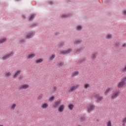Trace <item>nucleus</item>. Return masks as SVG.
<instances>
[{
	"label": "nucleus",
	"instance_id": "1",
	"mask_svg": "<svg viewBox=\"0 0 126 126\" xmlns=\"http://www.w3.org/2000/svg\"><path fill=\"white\" fill-rule=\"evenodd\" d=\"M14 54V53H13V52H10L9 53L4 55L2 57V60H3V61H5V60L9 59L10 57H12V56H13Z\"/></svg>",
	"mask_w": 126,
	"mask_h": 126
},
{
	"label": "nucleus",
	"instance_id": "2",
	"mask_svg": "<svg viewBox=\"0 0 126 126\" xmlns=\"http://www.w3.org/2000/svg\"><path fill=\"white\" fill-rule=\"evenodd\" d=\"M72 52V50L71 49H68L66 50H60L59 52L60 55H67V54H70Z\"/></svg>",
	"mask_w": 126,
	"mask_h": 126
},
{
	"label": "nucleus",
	"instance_id": "3",
	"mask_svg": "<svg viewBox=\"0 0 126 126\" xmlns=\"http://www.w3.org/2000/svg\"><path fill=\"white\" fill-rule=\"evenodd\" d=\"M126 77L124 78L121 82L118 83V88H122L124 87V86L126 84Z\"/></svg>",
	"mask_w": 126,
	"mask_h": 126
},
{
	"label": "nucleus",
	"instance_id": "4",
	"mask_svg": "<svg viewBox=\"0 0 126 126\" xmlns=\"http://www.w3.org/2000/svg\"><path fill=\"white\" fill-rule=\"evenodd\" d=\"M35 36V32H29L26 35L27 39H31V38H33Z\"/></svg>",
	"mask_w": 126,
	"mask_h": 126
},
{
	"label": "nucleus",
	"instance_id": "5",
	"mask_svg": "<svg viewBox=\"0 0 126 126\" xmlns=\"http://www.w3.org/2000/svg\"><path fill=\"white\" fill-rule=\"evenodd\" d=\"M95 109V106H94V104H91L89 105L87 107V111L88 113H90L92 111H93Z\"/></svg>",
	"mask_w": 126,
	"mask_h": 126
},
{
	"label": "nucleus",
	"instance_id": "6",
	"mask_svg": "<svg viewBox=\"0 0 126 126\" xmlns=\"http://www.w3.org/2000/svg\"><path fill=\"white\" fill-rule=\"evenodd\" d=\"M120 93V92L119 91H116L115 92H114L112 94H111V99H116L119 96V94Z\"/></svg>",
	"mask_w": 126,
	"mask_h": 126
},
{
	"label": "nucleus",
	"instance_id": "7",
	"mask_svg": "<svg viewBox=\"0 0 126 126\" xmlns=\"http://www.w3.org/2000/svg\"><path fill=\"white\" fill-rule=\"evenodd\" d=\"M86 61V57H85L83 58L82 59H80L79 61L76 62V64H78V65H80L83 62H85Z\"/></svg>",
	"mask_w": 126,
	"mask_h": 126
},
{
	"label": "nucleus",
	"instance_id": "8",
	"mask_svg": "<svg viewBox=\"0 0 126 126\" xmlns=\"http://www.w3.org/2000/svg\"><path fill=\"white\" fill-rule=\"evenodd\" d=\"M94 98L97 99V102H101V100H103V96H101L99 94H96Z\"/></svg>",
	"mask_w": 126,
	"mask_h": 126
},
{
	"label": "nucleus",
	"instance_id": "9",
	"mask_svg": "<svg viewBox=\"0 0 126 126\" xmlns=\"http://www.w3.org/2000/svg\"><path fill=\"white\" fill-rule=\"evenodd\" d=\"M27 88H29V85L28 84L21 85L19 87L20 90L22 89H27Z\"/></svg>",
	"mask_w": 126,
	"mask_h": 126
},
{
	"label": "nucleus",
	"instance_id": "10",
	"mask_svg": "<svg viewBox=\"0 0 126 126\" xmlns=\"http://www.w3.org/2000/svg\"><path fill=\"white\" fill-rule=\"evenodd\" d=\"M83 29V27L81 25H78L75 27L76 31H81Z\"/></svg>",
	"mask_w": 126,
	"mask_h": 126
},
{
	"label": "nucleus",
	"instance_id": "11",
	"mask_svg": "<svg viewBox=\"0 0 126 126\" xmlns=\"http://www.w3.org/2000/svg\"><path fill=\"white\" fill-rule=\"evenodd\" d=\"M97 55H98V53L97 52L93 53L91 55V59H92V60H95L97 57Z\"/></svg>",
	"mask_w": 126,
	"mask_h": 126
},
{
	"label": "nucleus",
	"instance_id": "12",
	"mask_svg": "<svg viewBox=\"0 0 126 126\" xmlns=\"http://www.w3.org/2000/svg\"><path fill=\"white\" fill-rule=\"evenodd\" d=\"M21 73V71L20 70H18L17 71L15 72L14 75H13L14 78H16L19 74Z\"/></svg>",
	"mask_w": 126,
	"mask_h": 126
},
{
	"label": "nucleus",
	"instance_id": "13",
	"mask_svg": "<svg viewBox=\"0 0 126 126\" xmlns=\"http://www.w3.org/2000/svg\"><path fill=\"white\" fill-rule=\"evenodd\" d=\"M60 104H61V101L59 100L55 102L53 106L54 107V108H58L59 106H60Z\"/></svg>",
	"mask_w": 126,
	"mask_h": 126
},
{
	"label": "nucleus",
	"instance_id": "14",
	"mask_svg": "<svg viewBox=\"0 0 126 126\" xmlns=\"http://www.w3.org/2000/svg\"><path fill=\"white\" fill-rule=\"evenodd\" d=\"M64 109V105H62L59 107L58 111H59L60 113H63V112Z\"/></svg>",
	"mask_w": 126,
	"mask_h": 126
},
{
	"label": "nucleus",
	"instance_id": "15",
	"mask_svg": "<svg viewBox=\"0 0 126 126\" xmlns=\"http://www.w3.org/2000/svg\"><path fill=\"white\" fill-rule=\"evenodd\" d=\"M68 16H70V14L69 13L63 14L61 15V17L62 18H66V17H68Z\"/></svg>",
	"mask_w": 126,
	"mask_h": 126
},
{
	"label": "nucleus",
	"instance_id": "16",
	"mask_svg": "<svg viewBox=\"0 0 126 126\" xmlns=\"http://www.w3.org/2000/svg\"><path fill=\"white\" fill-rule=\"evenodd\" d=\"M36 56V54L35 53H32L31 54H29L28 59H33V58H35V56Z\"/></svg>",
	"mask_w": 126,
	"mask_h": 126
},
{
	"label": "nucleus",
	"instance_id": "17",
	"mask_svg": "<svg viewBox=\"0 0 126 126\" xmlns=\"http://www.w3.org/2000/svg\"><path fill=\"white\" fill-rule=\"evenodd\" d=\"M7 39L6 37H4L0 39V44H3V43H5Z\"/></svg>",
	"mask_w": 126,
	"mask_h": 126
},
{
	"label": "nucleus",
	"instance_id": "18",
	"mask_svg": "<svg viewBox=\"0 0 126 126\" xmlns=\"http://www.w3.org/2000/svg\"><path fill=\"white\" fill-rule=\"evenodd\" d=\"M78 74H79V71H75L72 73V77H75V76H77Z\"/></svg>",
	"mask_w": 126,
	"mask_h": 126
},
{
	"label": "nucleus",
	"instance_id": "19",
	"mask_svg": "<svg viewBox=\"0 0 126 126\" xmlns=\"http://www.w3.org/2000/svg\"><path fill=\"white\" fill-rule=\"evenodd\" d=\"M81 50H82V48H76L74 50V53L77 55H78V54L81 52Z\"/></svg>",
	"mask_w": 126,
	"mask_h": 126
},
{
	"label": "nucleus",
	"instance_id": "20",
	"mask_svg": "<svg viewBox=\"0 0 126 126\" xmlns=\"http://www.w3.org/2000/svg\"><path fill=\"white\" fill-rule=\"evenodd\" d=\"M77 88V86H73L69 90V92H72L74 90H75Z\"/></svg>",
	"mask_w": 126,
	"mask_h": 126
},
{
	"label": "nucleus",
	"instance_id": "21",
	"mask_svg": "<svg viewBox=\"0 0 126 126\" xmlns=\"http://www.w3.org/2000/svg\"><path fill=\"white\" fill-rule=\"evenodd\" d=\"M35 16H36V15H35L34 14L31 15L29 17V20L30 21H32V20H33L34 19V18H35Z\"/></svg>",
	"mask_w": 126,
	"mask_h": 126
},
{
	"label": "nucleus",
	"instance_id": "22",
	"mask_svg": "<svg viewBox=\"0 0 126 126\" xmlns=\"http://www.w3.org/2000/svg\"><path fill=\"white\" fill-rule=\"evenodd\" d=\"M47 107H49V104L48 103H44L41 106L42 109H47Z\"/></svg>",
	"mask_w": 126,
	"mask_h": 126
},
{
	"label": "nucleus",
	"instance_id": "23",
	"mask_svg": "<svg viewBox=\"0 0 126 126\" xmlns=\"http://www.w3.org/2000/svg\"><path fill=\"white\" fill-rule=\"evenodd\" d=\"M43 59H39L38 60H36L35 61V63H40L43 62Z\"/></svg>",
	"mask_w": 126,
	"mask_h": 126
},
{
	"label": "nucleus",
	"instance_id": "24",
	"mask_svg": "<svg viewBox=\"0 0 126 126\" xmlns=\"http://www.w3.org/2000/svg\"><path fill=\"white\" fill-rule=\"evenodd\" d=\"M36 26H38V23H33L30 24V27H36Z\"/></svg>",
	"mask_w": 126,
	"mask_h": 126
},
{
	"label": "nucleus",
	"instance_id": "25",
	"mask_svg": "<svg viewBox=\"0 0 126 126\" xmlns=\"http://www.w3.org/2000/svg\"><path fill=\"white\" fill-rule=\"evenodd\" d=\"M64 45H65L64 42H61L59 44V48H62V47H63Z\"/></svg>",
	"mask_w": 126,
	"mask_h": 126
},
{
	"label": "nucleus",
	"instance_id": "26",
	"mask_svg": "<svg viewBox=\"0 0 126 126\" xmlns=\"http://www.w3.org/2000/svg\"><path fill=\"white\" fill-rule=\"evenodd\" d=\"M16 107V104L15 103H13L12 105L11 106L10 109L11 110H14L15 109V107Z\"/></svg>",
	"mask_w": 126,
	"mask_h": 126
},
{
	"label": "nucleus",
	"instance_id": "27",
	"mask_svg": "<svg viewBox=\"0 0 126 126\" xmlns=\"http://www.w3.org/2000/svg\"><path fill=\"white\" fill-rule=\"evenodd\" d=\"M64 63L63 62H60L58 63L57 65H58V66H63Z\"/></svg>",
	"mask_w": 126,
	"mask_h": 126
},
{
	"label": "nucleus",
	"instance_id": "28",
	"mask_svg": "<svg viewBox=\"0 0 126 126\" xmlns=\"http://www.w3.org/2000/svg\"><path fill=\"white\" fill-rule=\"evenodd\" d=\"M111 90H112L111 89V88H108V89H107L106 90L105 92V95H107V94H109V92H111Z\"/></svg>",
	"mask_w": 126,
	"mask_h": 126
},
{
	"label": "nucleus",
	"instance_id": "29",
	"mask_svg": "<svg viewBox=\"0 0 126 126\" xmlns=\"http://www.w3.org/2000/svg\"><path fill=\"white\" fill-rule=\"evenodd\" d=\"M55 58H56V55H52L50 56L49 60H50V61H53V60L55 59Z\"/></svg>",
	"mask_w": 126,
	"mask_h": 126
},
{
	"label": "nucleus",
	"instance_id": "30",
	"mask_svg": "<svg viewBox=\"0 0 126 126\" xmlns=\"http://www.w3.org/2000/svg\"><path fill=\"white\" fill-rule=\"evenodd\" d=\"M82 41L81 40H76L74 41V44H80V43H81Z\"/></svg>",
	"mask_w": 126,
	"mask_h": 126
},
{
	"label": "nucleus",
	"instance_id": "31",
	"mask_svg": "<svg viewBox=\"0 0 126 126\" xmlns=\"http://www.w3.org/2000/svg\"><path fill=\"white\" fill-rule=\"evenodd\" d=\"M11 73L10 72H6L5 73V76H6V77H9L10 76H11Z\"/></svg>",
	"mask_w": 126,
	"mask_h": 126
},
{
	"label": "nucleus",
	"instance_id": "32",
	"mask_svg": "<svg viewBox=\"0 0 126 126\" xmlns=\"http://www.w3.org/2000/svg\"><path fill=\"white\" fill-rule=\"evenodd\" d=\"M106 126H112V122H111V121H108L107 122Z\"/></svg>",
	"mask_w": 126,
	"mask_h": 126
},
{
	"label": "nucleus",
	"instance_id": "33",
	"mask_svg": "<svg viewBox=\"0 0 126 126\" xmlns=\"http://www.w3.org/2000/svg\"><path fill=\"white\" fill-rule=\"evenodd\" d=\"M68 108H69V109H70V110H72V109H73V104L69 105Z\"/></svg>",
	"mask_w": 126,
	"mask_h": 126
},
{
	"label": "nucleus",
	"instance_id": "34",
	"mask_svg": "<svg viewBox=\"0 0 126 126\" xmlns=\"http://www.w3.org/2000/svg\"><path fill=\"white\" fill-rule=\"evenodd\" d=\"M89 87V84H86L84 85V88H85V89H87V88H88Z\"/></svg>",
	"mask_w": 126,
	"mask_h": 126
},
{
	"label": "nucleus",
	"instance_id": "35",
	"mask_svg": "<svg viewBox=\"0 0 126 126\" xmlns=\"http://www.w3.org/2000/svg\"><path fill=\"white\" fill-rule=\"evenodd\" d=\"M111 38H112V35L111 34H108L106 36V38L107 39H111Z\"/></svg>",
	"mask_w": 126,
	"mask_h": 126
},
{
	"label": "nucleus",
	"instance_id": "36",
	"mask_svg": "<svg viewBox=\"0 0 126 126\" xmlns=\"http://www.w3.org/2000/svg\"><path fill=\"white\" fill-rule=\"evenodd\" d=\"M43 98V95L40 94L38 97V100H41Z\"/></svg>",
	"mask_w": 126,
	"mask_h": 126
},
{
	"label": "nucleus",
	"instance_id": "37",
	"mask_svg": "<svg viewBox=\"0 0 126 126\" xmlns=\"http://www.w3.org/2000/svg\"><path fill=\"white\" fill-rule=\"evenodd\" d=\"M55 100V96H52L49 98V101H54Z\"/></svg>",
	"mask_w": 126,
	"mask_h": 126
},
{
	"label": "nucleus",
	"instance_id": "38",
	"mask_svg": "<svg viewBox=\"0 0 126 126\" xmlns=\"http://www.w3.org/2000/svg\"><path fill=\"white\" fill-rule=\"evenodd\" d=\"M48 3L49 4H50V5L54 4V2L51 0H48Z\"/></svg>",
	"mask_w": 126,
	"mask_h": 126
},
{
	"label": "nucleus",
	"instance_id": "39",
	"mask_svg": "<svg viewBox=\"0 0 126 126\" xmlns=\"http://www.w3.org/2000/svg\"><path fill=\"white\" fill-rule=\"evenodd\" d=\"M19 42L20 44H23V43H24V39H20Z\"/></svg>",
	"mask_w": 126,
	"mask_h": 126
},
{
	"label": "nucleus",
	"instance_id": "40",
	"mask_svg": "<svg viewBox=\"0 0 126 126\" xmlns=\"http://www.w3.org/2000/svg\"><path fill=\"white\" fill-rule=\"evenodd\" d=\"M114 46L115 47H119L120 46V44L119 43V42H117L114 44Z\"/></svg>",
	"mask_w": 126,
	"mask_h": 126
},
{
	"label": "nucleus",
	"instance_id": "41",
	"mask_svg": "<svg viewBox=\"0 0 126 126\" xmlns=\"http://www.w3.org/2000/svg\"><path fill=\"white\" fill-rule=\"evenodd\" d=\"M123 15H126V10H124L123 11Z\"/></svg>",
	"mask_w": 126,
	"mask_h": 126
},
{
	"label": "nucleus",
	"instance_id": "42",
	"mask_svg": "<svg viewBox=\"0 0 126 126\" xmlns=\"http://www.w3.org/2000/svg\"><path fill=\"white\" fill-rule=\"evenodd\" d=\"M58 88H57V87H53V91H57Z\"/></svg>",
	"mask_w": 126,
	"mask_h": 126
},
{
	"label": "nucleus",
	"instance_id": "43",
	"mask_svg": "<svg viewBox=\"0 0 126 126\" xmlns=\"http://www.w3.org/2000/svg\"><path fill=\"white\" fill-rule=\"evenodd\" d=\"M122 122L123 123H126V117L124 119H123Z\"/></svg>",
	"mask_w": 126,
	"mask_h": 126
},
{
	"label": "nucleus",
	"instance_id": "44",
	"mask_svg": "<svg viewBox=\"0 0 126 126\" xmlns=\"http://www.w3.org/2000/svg\"><path fill=\"white\" fill-rule=\"evenodd\" d=\"M81 120L83 121L85 120V117H81Z\"/></svg>",
	"mask_w": 126,
	"mask_h": 126
},
{
	"label": "nucleus",
	"instance_id": "45",
	"mask_svg": "<svg viewBox=\"0 0 126 126\" xmlns=\"http://www.w3.org/2000/svg\"><path fill=\"white\" fill-rule=\"evenodd\" d=\"M22 17H23V18H24V19H25V18H26V17L24 15H22Z\"/></svg>",
	"mask_w": 126,
	"mask_h": 126
},
{
	"label": "nucleus",
	"instance_id": "46",
	"mask_svg": "<svg viewBox=\"0 0 126 126\" xmlns=\"http://www.w3.org/2000/svg\"><path fill=\"white\" fill-rule=\"evenodd\" d=\"M123 47L124 48H126V44H123Z\"/></svg>",
	"mask_w": 126,
	"mask_h": 126
},
{
	"label": "nucleus",
	"instance_id": "47",
	"mask_svg": "<svg viewBox=\"0 0 126 126\" xmlns=\"http://www.w3.org/2000/svg\"><path fill=\"white\" fill-rule=\"evenodd\" d=\"M22 78H23L22 77H20L19 79H20V80H22Z\"/></svg>",
	"mask_w": 126,
	"mask_h": 126
},
{
	"label": "nucleus",
	"instance_id": "48",
	"mask_svg": "<svg viewBox=\"0 0 126 126\" xmlns=\"http://www.w3.org/2000/svg\"><path fill=\"white\" fill-rule=\"evenodd\" d=\"M122 126H126L125 123H123V124Z\"/></svg>",
	"mask_w": 126,
	"mask_h": 126
},
{
	"label": "nucleus",
	"instance_id": "49",
	"mask_svg": "<svg viewBox=\"0 0 126 126\" xmlns=\"http://www.w3.org/2000/svg\"><path fill=\"white\" fill-rule=\"evenodd\" d=\"M56 35H58V33H56Z\"/></svg>",
	"mask_w": 126,
	"mask_h": 126
},
{
	"label": "nucleus",
	"instance_id": "50",
	"mask_svg": "<svg viewBox=\"0 0 126 126\" xmlns=\"http://www.w3.org/2000/svg\"><path fill=\"white\" fill-rule=\"evenodd\" d=\"M17 0V1H18V0Z\"/></svg>",
	"mask_w": 126,
	"mask_h": 126
},
{
	"label": "nucleus",
	"instance_id": "51",
	"mask_svg": "<svg viewBox=\"0 0 126 126\" xmlns=\"http://www.w3.org/2000/svg\"><path fill=\"white\" fill-rule=\"evenodd\" d=\"M0 126H3V125H0Z\"/></svg>",
	"mask_w": 126,
	"mask_h": 126
},
{
	"label": "nucleus",
	"instance_id": "52",
	"mask_svg": "<svg viewBox=\"0 0 126 126\" xmlns=\"http://www.w3.org/2000/svg\"><path fill=\"white\" fill-rule=\"evenodd\" d=\"M78 126H80V125H79Z\"/></svg>",
	"mask_w": 126,
	"mask_h": 126
}]
</instances>
